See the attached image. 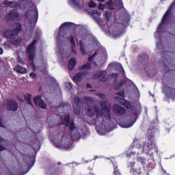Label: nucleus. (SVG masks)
Returning a JSON list of instances; mask_svg holds the SVG:
<instances>
[{
	"mask_svg": "<svg viewBox=\"0 0 175 175\" xmlns=\"http://www.w3.org/2000/svg\"><path fill=\"white\" fill-rule=\"evenodd\" d=\"M99 108L98 105H94L93 107L88 109L87 114L89 117H92L94 114H96V118L93 122V124L96 125V129L100 133L103 131H107V132H111L113 127H111V115H110V107L107 106V100L100 102Z\"/></svg>",
	"mask_w": 175,
	"mask_h": 175,
	"instance_id": "obj_1",
	"label": "nucleus"
},
{
	"mask_svg": "<svg viewBox=\"0 0 175 175\" xmlns=\"http://www.w3.org/2000/svg\"><path fill=\"white\" fill-rule=\"evenodd\" d=\"M3 8H17L18 9H25L26 15H25V27L26 29L32 31L38 23V18L39 17V13L38 12V8L36 5H33V3L28 0H22L18 2L9 1L5 0L1 4Z\"/></svg>",
	"mask_w": 175,
	"mask_h": 175,
	"instance_id": "obj_2",
	"label": "nucleus"
},
{
	"mask_svg": "<svg viewBox=\"0 0 175 175\" xmlns=\"http://www.w3.org/2000/svg\"><path fill=\"white\" fill-rule=\"evenodd\" d=\"M115 99L118 100L120 105L124 106V107L126 109H130L129 114L126 116L127 122H121L120 125L122 128H131V126H132L133 124L136 122V117H137V114H139L140 109L137 108V107H132L129 102L122 98L116 96Z\"/></svg>",
	"mask_w": 175,
	"mask_h": 175,
	"instance_id": "obj_3",
	"label": "nucleus"
},
{
	"mask_svg": "<svg viewBox=\"0 0 175 175\" xmlns=\"http://www.w3.org/2000/svg\"><path fill=\"white\" fill-rule=\"evenodd\" d=\"M13 29H7L4 31V38L10 40L11 43L14 46L20 44L21 42V38L18 37V33L21 31V25L19 23H15L14 25Z\"/></svg>",
	"mask_w": 175,
	"mask_h": 175,
	"instance_id": "obj_4",
	"label": "nucleus"
},
{
	"mask_svg": "<svg viewBox=\"0 0 175 175\" xmlns=\"http://www.w3.org/2000/svg\"><path fill=\"white\" fill-rule=\"evenodd\" d=\"M96 66H98V64L95 62L83 64L79 68V70H81V72L77 73L73 76V81H75L76 84H79V83H80V81H83V80H84V77L87 76V70H90L91 68H96Z\"/></svg>",
	"mask_w": 175,
	"mask_h": 175,
	"instance_id": "obj_5",
	"label": "nucleus"
},
{
	"mask_svg": "<svg viewBox=\"0 0 175 175\" xmlns=\"http://www.w3.org/2000/svg\"><path fill=\"white\" fill-rule=\"evenodd\" d=\"M174 3H173L171 6L169 8L166 13L164 14L161 23L159 24L157 31L154 33V36L157 38L158 36V33L162 31L163 28H166L167 26V24L170 23L171 16H172V10H173V8H174Z\"/></svg>",
	"mask_w": 175,
	"mask_h": 175,
	"instance_id": "obj_6",
	"label": "nucleus"
},
{
	"mask_svg": "<svg viewBox=\"0 0 175 175\" xmlns=\"http://www.w3.org/2000/svg\"><path fill=\"white\" fill-rule=\"evenodd\" d=\"M128 23H129V21L123 22V25L118 23L117 25L111 26L109 29V33L113 36V38H118V36H120V35L124 33V28Z\"/></svg>",
	"mask_w": 175,
	"mask_h": 175,
	"instance_id": "obj_7",
	"label": "nucleus"
},
{
	"mask_svg": "<svg viewBox=\"0 0 175 175\" xmlns=\"http://www.w3.org/2000/svg\"><path fill=\"white\" fill-rule=\"evenodd\" d=\"M154 148H155V142H154V139L150 138V139H148L144 144L139 145L137 154H143V152L150 154V151L154 150Z\"/></svg>",
	"mask_w": 175,
	"mask_h": 175,
	"instance_id": "obj_8",
	"label": "nucleus"
},
{
	"mask_svg": "<svg viewBox=\"0 0 175 175\" xmlns=\"http://www.w3.org/2000/svg\"><path fill=\"white\" fill-rule=\"evenodd\" d=\"M106 59H107V53L103 50L101 53L97 51L92 57H90L89 62L96 60L100 64H103Z\"/></svg>",
	"mask_w": 175,
	"mask_h": 175,
	"instance_id": "obj_9",
	"label": "nucleus"
},
{
	"mask_svg": "<svg viewBox=\"0 0 175 175\" xmlns=\"http://www.w3.org/2000/svg\"><path fill=\"white\" fill-rule=\"evenodd\" d=\"M77 46L80 47V51L81 54H87V50L88 49V44H87V40L85 38L81 37L79 39V36L76 38Z\"/></svg>",
	"mask_w": 175,
	"mask_h": 175,
	"instance_id": "obj_10",
	"label": "nucleus"
},
{
	"mask_svg": "<svg viewBox=\"0 0 175 175\" xmlns=\"http://www.w3.org/2000/svg\"><path fill=\"white\" fill-rule=\"evenodd\" d=\"M70 25H72L70 23H64L60 26L59 30V34L57 36L58 40L61 38V36H63V38H68V36H69L66 35H68V29H70ZM59 35H61V36H59Z\"/></svg>",
	"mask_w": 175,
	"mask_h": 175,
	"instance_id": "obj_11",
	"label": "nucleus"
},
{
	"mask_svg": "<svg viewBox=\"0 0 175 175\" xmlns=\"http://www.w3.org/2000/svg\"><path fill=\"white\" fill-rule=\"evenodd\" d=\"M21 19V15L16 10H12L5 16V20L8 23L9 21H18Z\"/></svg>",
	"mask_w": 175,
	"mask_h": 175,
	"instance_id": "obj_12",
	"label": "nucleus"
},
{
	"mask_svg": "<svg viewBox=\"0 0 175 175\" xmlns=\"http://www.w3.org/2000/svg\"><path fill=\"white\" fill-rule=\"evenodd\" d=\"M35 44H36V40H34L32 42V43L28 46L27 49V54H29V59L30 61H33V58L35 57V52H36Z\"/></svg>",
	"mask_w": 175,
	"mask_h": 175,
	"instance_id": "obj_13",
	"label": "nucleus"
},
{
	"mask_svg": "<svg viewBox=\"0 0 175 175\" xmlns=\"http://www.w3.org/2000/svg\"><path fill=\"white\" fill-rule=\"evenodd\" d=\"M81 106H83V100L79 97H75L73 104L75 114H80V107H81Z\"/></svg>",
	"mask_w": 175,
	"mask_h": 175,
	"instance_id": "obj_14",
	"label": "nucleus"
},
{
	"mask_svg": "<svg viewBox=\"0 0 175 175\" xmlns=\"http://www.w3.org/2000/svg\"><path fill=\"white\" fill-rule=\"evenodd\" d=\"M92 79H95L98 80V81L105 83V81H107V72L105 70L98 72L92 77Z\"/></svg>",
	"mask_w": 175,
	"mask_h": 175,
	"instance_id": "obj_15",
	"label": "nucleus"
},
{
	"mask_svg": "<svg viewBox=\"0 0 175 175\" xmlns=\"http://www.w3.org/2000/svg\"><path fill=\"white\" fill-rule=\"evenodd\" d=\"M62 123L66 126H69L70 131H75V123L73 121L70 122V116L66 115L63 118H62Z\"/></svg>",
	"mask_w": 175,
	"mask_h": 175,
	"instance_id": "obj_16",
	"label": "nucleus"
},
{
	"mask_svg": "<svg viewBox=\"0 0 175 175\" xmlns=\"http://www.w3.org/2000/svg\"><path fill=\"white\" fill-rule=\"evenodd\" d=\"M111 0L109 1H107L105 3L106 6L108 8V9H110L111 10H113L117 5H119V6H122V0Z\"/></svg>",
	"mask_w": 175,
	"mask_h": 175,
	"instance_id": "obj_17",
	"label": "nucleus"
},
{
	"mask_svg": "<svg viewBox=\"0 0 175 175\" xmlns=\"http://www.w3.org/2000/svg\"><path fill=\"white\" fill-rule=\"evenodd\" d=\"M17 107L18 105H17V102L13 100H8L6 104V108L10 111H16L17 110Z\"/></svg>",
	"mask_w": 175,
	"mask_h": 175,
	"instance_id": "obj_18",
	"label": "nucleus"
},
{
	"mask_svg": "<svg viewBox=\"0 0 175 175\" xmlns=\"http://www.w3.org/2000/svg\"><path fill=\"white\" fill-rule=\"evenodd\" d=\"M108 69H118L122 75L125 73L122 66L120 63H111L108 65Z\"/></svg>",
	"mask_w": 175,
	"mask_h": 175,
	"instance_id": "obj_19",
	"label": "nucleus"
},
{
	"mask_svg": "<svg viewBox=\"0 0 175 175\" xmlns=\"http://www.w3.org/2000/svg\"><path fill=\"white\" fill-rule=\"evenodd\" d=\"M72 140H75V137H73V135L71 136V139L68 138L66 137H63L62 142L63 143H65L66 142H68L67 144L63 146V148H65V150H68V148H70V147H72V142H70Z\"/></svg>",
	"mask_w": 175,
	"mask_h": 175,
	"instance_id": "obj_20",
	"label": "nucleus"
},
{
	"mask_svg": "<svg viewBox=\"0 0 175 175\" xmlns=\"http://www.w3.org/2000/svg\"><path fill=\"white\" fill-rule=\"evenodd\" d=\"M34 103H36V106H39V107H41V109H46L47 107L46 105V103H44V101L42 100L40 96H37L34 98Z\"/></svg>",
	"mask_w": 175,
	"mask_h": 175,
	"instance_id": "obj_21",
	"label": "nucleus"
},
{
	"mask_svg": "<svg viewBox=\"0 0 175 175\" xmlns=\"http://www.w3.org/2000/svg\"><path fill=\"white\" fill-rule=\"evenodd\" d=\"M113 111L114 114H117L118 116H120L121 114H124L125 113V109L120 107L118 105H113Z\"/></svg>",
	"mask_w": 175,
	"mask_h": 175,
	"instance_id": "obj_22",
	"label": "nucleus"
},
{
	"mask_svg": "<svg viewBox=\"0 0 175 175\" xmlns=\"http://www.w3.org/2000/svg\"><path fill=\"white\" fill-rule=\"evenodd\" d=\"M70 42L71 44L72 53L74 55H77V49H76V42L75 41V37L73 36H70Z\"/></svg>",
	"mask_w": 175,
	"mask_h": 175,
	"instance_id": "obj_23",
	"label": "nucleus"
},
{
	"mask_svg": "<svg viewBox=\"0 0 175 175\" xmlns=\"http://www.w3.org/2000/svg\"><path fill=\"white\" fill-rule=\"evenodd\" d=\"M69 5L76 8L77 9H81V4H80V0H68Z\"/></svg>",
	"mask_w": 175,
	"mask_h": 175,
	"instance_id": "obj_24",
	"label": "nucleus"
},
{
	"mask_svg": "<svg viewBox=\"0 0 175 175\" xmlns=\"http://www.w3.org/2000/svg\"><path fill=\"white\" fill-rule=\"evenodd\" d=\"M14 70L15 72H17V73H21L22 75H24V73H27V68L22 67L20 65L16 66L14 68Z\"/></svg>",
	"mask_w": 175,
	"mask_h": 175,
	"instance_id": "obj_25",
	"label": "nucleus"
},
{
	"mask_svg": "<svg viewBox=\"0 0 175 175\" xmlns=\"http://www.w3.org/2000/svg\"><path fill=\"white\" fill-rule=\"evenodd\" d=\"M92 16L96 20V21L99 22V18L102 16V13L98 10H93L92 11Z\"/></svg>",
	"mask_w": 175,
	"mask_h": 175,
	"instance_id": "obj_26",
	"label": "nucleus"
},
{
	"mask_svg": "<svg viewBox=\"0 0 175 175\" xmlns=\"http://www.w3.org/2000/svg\"><path fill=\"white\" fill-rule=\"evenodd\" d=\"M76 66V59L71 58L68 62V69H73Z\"/></svg>",
	"mask_w": 175,
	"mask_h": 175,
	"instance_id": "obj_27",
	"label": "nucleus"
},
{
	"mask_svg": "<svg viewBox=\"0 0 175 175\" xmlns=\"http://www.w3.org/2000/svg\"><path fill=\"white\" fill-rule=\"evenodd\" d=\"M12 44H13V43H12L10 40L5 42L3 45L4 49H5L6 50H8V49H10L12 47Z\"/></svg>",
	"mask_w": 175,
	"mask_h": 175,
	"instance_id": "obj_28",
	"label": "nucleus"
},
{
	"mask_svg": "<svg viewBox=\"0 0 175 175\" xmlns=\"http://www.w3.org/2000/svg\"><path fill=\"white\" fill-rule=\"evenodd\" d=\"M31 98H32V95H31V94H26L25 96V100H27V102L29 105H32V103H31Z\"/></svg>",
	"mask_w": 175,
	"mask_h": 175,
	"instance_id": "obj_29",
	"label": "nucleus"
},
{
	"mask_svg": "<svg viewBox=\"0 0 175 175\" xmlns=\"http://www.w3.org/2000/svg\"><path fill=\"white\" fill-rule=\"evenodd\" d=\"M65 87L66 88V90H68V91H70V90H72V88H73V85H72V83L67 82L65 83Z\"/></svg>",
	"mask_w": 175,
	"mask_h": 175,
	"instance_id": "obj_30",
	"label": "nucleus"
},
{
	"mask_svg": "<svg viewBox=\"0 0 175 175\" xmlns=\"http://www.w3.org/2000/svg\"><path fill=\"white\" fill-rule=\"evenodd\" d=\"M61 54H62V58H68V57H69V53H68L65 51H62L61 52Z\"/></svg>",
	"mask_w": 175,
	"mask_h": 175,
	"instance_id": "obj_31",
	"label": "nucleus"
},
{
	"mask_svg": "<svg viewBox=\"0 0 175 175\" xmlns=\"http://www.w3.org/2000/svg\"><path fill=\"white\" fill-rule=\"evenodd\" d=\"M88 6L89 8H96V3L91 0L88 2Z\"/></svg>",
	"mask_w": 175,
	"mask_h": 175,
	"instance_id": "obj_32",
	"label": "nucleus"
},
{
	"mask_svg": "<svg viewBox=\"0 0 175 175\" xmlns=\"http://www.w3.org/2000/svg\"><path fill=\"white\" fill-rule=\"evenodd\" d=\"M105 17L108 21H110V19L111 18V12H107L105 14Z\"/></svg>",
	"mask_w": 175,
	"mask_h": 175,
	"instance_id": "obj_33",
	"label": "nucleus"
},
{
	"mask_svg": "<svg viewBox=\"0 0 175 175\" xmlns=\"http://www.w3.org/2000/svg\"><path fill=\"white\" fill-rule=\"evenodd\" d=\"M84 100H85L88 103H92L94 101L91 97H85Z\"/></svg>",
	"mask_w": 175,
	"mask_h": 175,
	"instance_id": "obj_34",
	"label": "nucleus"
},
{
	"mask_svg": "<svg viewBox=\"0 0 175 175\" xmlns=\"http://www.w3.org/2000/svg\"><path fill=\"white\" fill-rule=\"evenodd\" d=\"M137 159L138 162H141V163H146V159L143 157H138Z\"/></svg>",
	"mask_w": 175,
	"mask_h": 175,
	"instance_id": "obj_35",
	"label": "nucleus"
},
{
	"mask_svg": "<svg viewBox=\"0 0 175 175\" xmlns=\"http://www.w3.org/2000/svg\"><path fill=\"white\" fill-rule=\"evenodd\" d=\"M113 174L114 175H121V174H120V172H118V167L114 166Z\"/></svg>",
	"mask_w": 175,
	"mask_h": 175,
	"instance_id": "obj_36",
	"label": "nucleus"
},
{
	"mask_svg": "<svg viewBox=\"0 0 175 175\" xmlns=\"http://www.w3.org/2000/svg\"><path fill=\"white\" fill-rule=\"evenodd\" d=\"M135 154H136V152H128L127 153V158H131V157H133V155H135Z\"/></svg>",
	"mask_w": 175,
	"mask_h": 175,
	"instance_id": "obj_37",
	"label": "nucleus"
},
{
	"mask_svg": "<svg viewBox=\"0 0 175 175\" xmlns=\"http://www.w3.org/2000/svg\"><path fill=\"white\" fill-rule=\"evenodd\" d=\"M96 95L97 96H99L100 98H101V99H105V98H106V95L102 93H98L96 94Z\"/></svg>",
	"mask_w": 175,
	"mask_h": 175,
	"instance_id": "obj_38",
	"label": "nucleus"
},
{
	"mask_svg": "<svg viewBox=\"0 0 175 175\" xmlns=\"http://www.w3.org/2000/svg\"><path fill=\"white\" fill-rule=\"evenodd\" d=\"M98 9L100 10H105V5L102 3L98 4Z\"/></svg>",
	"mask_w": 175,
	"mask_h": 175,
	"instance_id": "obj_39",
	"label": "nucleus"
},
{
	"mask_svg": "<svg viewBox=\"0 0 175 175\" xmlns=\"http://www.w3.org/2000/svg\"><path fill=\"white\" fill-rule=\"evenodd\" d=\"M121 85H122V83H119L118 84L115 85V90H118L119 88H121Z\"/></svg>",
	"mask_w": 175,
	"mask_h": 175,
	"instance_id": "obj_40",
	"label": "nucleus"
},
{
	"mask_svg": "<svg viewBox=\"0 0 175 175\" xmlns=\"http://www.w3.org/2000/svg\"><path fill=\"white\" fill-rule=\"evenodd\" d=\"M111 77H112V79H114L116 80V79H118V75L117 73L112 74Z\"/></svg>",
	"mask_w": 175,
	"mask_h": 175,
	"instance_id": "obj_41",
	"label": "nucleus"
},
{
	"mask_svg": "<svg viewBox=\"0 0 175 175\" xmlns=\"http://www.w3.org/2000/svg\"><path fill=\"white\" fill-rule=\"evenodd\" d=\"M30 77H31V79H36V74H35V72H31L30 74Z\"/></svg>",
	"mask_w": 175,
	"mask_h": 175,
	"instance_id": "obj_42",
	"label": "nucleus"
},
{
	"mask_svg": "<svg viewBox=\"0 0 175 175\" xmlns=\"http://www.w3.org/2000/svg\"><path fill=\"white\" fill-rule=\"evenodd\" d=\"M116 94H117V95H119V96H122H122H124V91H121V92H118Z\"/></svg>",
	"mask_w": 175,
	"mask_h": 175,
	"instance_id": "obj_43",
	"label": "nucleus"
},
{
	"mask_svg": "<svg viewBox=\"0 0 175 175\" xmlns=\"http://www.w3.org/2000/svg\"><path fill=\"white\" fill-rule=\"evenodd\" d=\"M2 127L3 128V124H2V121L1 120V118H0V127ZM3 139H2V138L0 137V142H2Z\"/></svg>",
	"mask_w": 175,
	"mask_h": 175,
	"instance_id": "obj_44",
	"label": "nucleus"
},
{
	"mask_svg": "<svg viewBox=\"0 0 175 175\" xmlns=\"http://www.w3.org/2000/svg\"><path fill=\"white\" fill-rule=\"evenodd\" d=\"M3 150H6V148L1 145H0V151H3Z\"/></svg>",
	"mask_w": 175,
	"mask_h": 175,
	"instance_id": "obj_45",
	"label": "nucleus"
},
{
	"mask_svg": "<svg viewBox=\"0 0 175 175\" xmlns=\"http://www.w3.org/2000/svg\"><path fill=\"white\" fill-rule=\"evenodd\" d=\"M129 166H131L132 167V166H135V162H131V163H129Z\"/></svg>",
	"mask_w": 175,
	"mask_h": 175,
	"instance_id": "obj_46",
	"label": "nucleus"
},
{
	"mask_svg": "<svg viewBox=\"0 0 175 175\" xmlns=\"http://www.w3.org/2000/svg\"><path fill=\"white\" fill-rule=\"evenodd\" d=\"M29 169H31V167H29V168L28 169V170H27L26 172L22 173L21 175L27 174V173H28V172H29Z\"/></svg>",
	"mask_w": 175,
	"mask_h": 175,
	"instance_id": "obj_47",
	"label": "nucleus"
},
{
	"mask_svg": "<svg viewBox=\"0 0 175 175\" xmlns=\"http://www.w3.org/2000/svg\"><path fill=\"white\" fill-rule=\"evenodd\" d=\"M3 54V49H2V47H0V55Z\"/></svg>",
	"mask_w": 175,
	"mask_h": 175,
	"instance_id": "obj_48",
	"label": "nucleus"
},
{
	"mask_svg": "<svg viewBox=\"0 0 175 175\" xmlns=\"http://www.w3.org/2000/svg\"><path fill=\"white\" fill-rule=\"evenodd\" d=\"M87 88H91V85L90 83L87 84Z\"/></svg>",
	"mask_w": 175,
	"mask_h": 175,
	"instance_id": "obj_49",
	"label": "nucleus"
},
{
	"mask_svg": "<svg viewBox=\"0 0 175 175\" xmlns=\"http://www.w3.org/2000/svg\"><path fill=\"white\" fill-rule=\"evenodd\" d=\"M98 1V2H105V1H106V0H97Z\"/></svg>",
	"mask_w": 175,
	"mask_h": 175,
	"instance_id": "obj_50",
	"label": "nucleus"
},
{
	"mask_svg": "<svg viewBox=\"0 0 175 175\" xmlns=\"http://www.w3.org/2000/svg\"><path fill=\"white\" fill-rule=\"evenodd\" d=\"M33 163H32V165H31V167H32V166H33Z\"/></svg>",
	"mask_w": 175,
	"mask_h": 175,
	"instance_id": "obj_51",
	"label": "nucleus"
},
{
	"mask_svg": "<svg viewBox=\"0 0 175 175\" xmlns=\"http://www.w3.org/2000/svg\"><path fill=\"white\" fill-rule=\"evenodd\" d=\"M57 147H59V145H56Z\"/></svg>",
	"mask_w": 175,
	"mask_h": 175,
	"instance_id": "obj_52",
	"label": "nucleus"
},
{
	"mask_svg": "<svg viewBox=\"0 0 175 175\" xmlns=\"http://www.w3.org/2000/svg\"><path fill=\"white\" fill-rule=\"evenodd\" d=\"M0 42H1V39H0Z\"/></svg>",
	"mask_w": 175,
	"mask_h": 175,
	"instance_id": "obj_53",
	"label": "nucleus"
},
{
	"mask_svg": "<svg viewBox=\"0 0 175 175\" xmlns=\"http://www.w3.org/2000/svg\"><path fill=\"white\" fill-rule=\"evenodd\" d=\"M167 175H169V174H167Z\"/></svg>",
	"mask_w": 175,
	"mask_h": 175,
	"instance_id": "obj_54",
	"label": "nucleus"
}]
</instances>
